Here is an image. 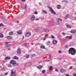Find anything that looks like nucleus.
<instances>
[{"mask_svg": "<svg viewBox=\"0 0 76 76\" xmlns=\"http://www.w3.org/2000/svg\"><path fill=\"white\" fill-rule=\"evenodd\" d=\"M69 53L72 55H75L76 53V50L73 48H71L69 50Z\"/></svg>", "mask_w": 76, "mask_h": 76, "instance_id": "obj_1", "label": "nucleus"}, {"mask_svg": "<svg viewBox=\"0 0 76 76\" xmlns=\"http://www.w3.org/2000/svg\"><path fill=\"white\" fill-rule=\"evenodd\" d=\"M48 7L49 9V10L50 12H52L53 14H54V15H56V12H55V11H54L53 9L52 8L50 7L49 6H48Z\"/></svg>", "mask_w": 76, "mask_h": 76, "instance_id": "obj_2", "label": "nucleus"}, {"mask_svg": "<svg viewBox=\"0 0 76 76\" xmlns=\"http://www.w3.org/2000/svg\"><path fill=\"white\" fill-rule=\"evenodd\" d=\"M31 35V34L30 32H27L25 33V35L26 37H29Z\"/></svg>", "mask_w": 76, "mask_h": 76, "instance_id": "obj_3", "label": "nucleus"}, {"mask_svg": "<svg viewBox=\"0 0 76 76\" xmlns=\"http://www.w3.org/2000/svg\"><path fill=\"white\" fill-rule=\"evenodd\" d=\"M16 72H14L13 70H12L11 71V75L10 76H16Z\"/></svg>", "mask_w": 76, "mask_h": 76, "instance_id": "obj_4", "label": "nucleus"}, {"mask_svg": "<svg viewBox=\"0 0 76 76\" xmlns=\"http://www.w3.org/2000/svg\"><path fill=\"white\" fill-rule=\"evenodd\" d=\"M10 63L12 64V65H15L16 64V61L14 60H12L11 61Z\"/></svg>", "mask_w": 76, "mask_h": 76, "instance_id": "obj_5", "label": "nucleus"}, {"mask_svg": "<svg viewBox=\"0 0 76 76\" xmlns=\"http://www.w3.org/2000/svg\"><path fill=\"white\" fill-rule=\"evenodd\" d=\"M17 32L18 35H21V34H22V31L21 30H18Z\"/></svg>", "mask_w": 76, "mask_h": 76, "instance_id": "obj_6", "label": "nucleus"}, {"mask_svg": "<svg viewBox=\"0 0 76 76\" xmlns=\"http://www.w3.org/2000/svg\"><path fill=\"white\" fill-rule=\"evenodd\" d=\"M57 42H57V41L56 40H55V39L53 40V44L55 45V44H56Z\"/></svg>", "mask_w": 76, "mask_h": 76, "instance_id": "obj_7", "label": "nucleus"}, {"mask_svg": "<svg viewBox=\"0 0 76 76\" xmlns=\"http://www.w3.org/2000/svg\"><path fill=\"white\" fill-rule=\"evenodd\" d=\"M35 19V17L34 16H32L30 18V20L31 21H34Z\"/></svg>", "mask_w": 76, "mask_h": 76, "instance_id": "obj_8", "label": "nucleus"}, {"mask_svg": "<svg viewBox=\"0 0 76 76\" xmlns=\"http://www.w3.org/2000/svg\"><path fill=\"white\" fill-rule=\"evenodd\" d=\"M9 42H4V44L6 45V47H9L10 46V45H9Z\"/></svg>", "mask_w": 76, "mask_h": 76, "instance_id": "obj_9", "label": "nucleus"}, {"mask_svg": "<svg viewBox=\"0 0 76 76\" xmlns=\"http://www.w3.org/2000/svg\"><path fill=\"white\" fill-rule=\"evenodd\" d=\"M17 52L18 54H20V49L18 48V49H17Z\"/></svg>", "mask_w": 76, "mask_h": 76, "instance_id": "obj_10", "label": "nucleus"}, {"mask_svg": "<svg viewBox=\"0 0 76 76\" xmlns=\"http://www.w3.org/2000/svg\"><path fill=\"white\" fill-rule=\"evenodd\" d=\"M71 16L69 15V14H67L66 16L64 18V19H67V18H70Z\"/></svg>", "mask_w": 76, "mask_h": 76, "instance_id": "obj_11", "label": "nucleus"}, {"mask_svg": "<svg viewBox=\"0 0 76 76\" xmlns=\"http://www.w3.org/2000/svg\"><path fill=\"white\" fill-rule=\"evenodd\" d=\"M57 22L56 21H54L53 22V23L54 24H55V25H60V23H59V22L58 21H57Z\"/></svg>", "mask_w": 76, "mask_h": 76, "instance_id": "obj_12", "label": "nucleus"}, {"mask_svg": "<svg viewBox=\"0 0 76 76\" xmlns=\"http://www.w3.org/2000/svg\"><path fill=\"white\" fill-rule=\"evenodd\" d=\"M12 37L10 36H8L6 37V38L7 39H12Z\"/></svg>", "mask_w": 76, "mask_h": 76, "instance_id": "obj_13", "label": "nucleus"}, {"mask_svg": "<svg viewBox=\"0 0 76 76\" xmlns=\"http://www.w3.org/2000/svg\"><path fill=\"white\" fill-rule=\"evenodd\" d=\"M60 72L61 73H63L65 72V71L64 69H63V68H61L60 69Z\"/></svg>", "mask_w": 76, "mask_h": 76, "instance_id": "obj_14", "label": "nucleus"}, {"mask_svg": "<svg viewBox=\"0 0 76 76\" xmlns=\"http://www.w3.org/2000/svg\"><path fill=\"white\" fill-rule=\"evenodd\" d=\"M43 31L45 32H50V30L48 29H44L43 30Z\"/></svg>", "mask_w": 76, "mask_h": 76, "instance_id": "obj_15", "label": "nucleus"}, {"mask_svg": "<svg viewBox=\"0 0 76 76\" xmlns=\"http://www.w3.org/2000/svg\"><path fill=\"white\" fill-rule=\"evenodd\" d=\"M34 29L35 31H39V27L36 28H35Z\"/></svg>", "mask_w": 76, "mask_h": 76, "instance_id": "obj_16", "label": "nucleus"}, {"mask_svg": "<svg viewBox=\"0 0 76 76\" xmlns=\"http://www.w3.org/2000/svg\"><path fill=\"white\" fill-rule=\"evenodd\" d=\"M42 12L43 13H44V14H47V12L45 10H42Z\"/></svg>", "mask_w": 76, "mask_h": 76, "instance_id": "obj_17", "label": "nucleus"}, {"mask_svg": "<svg viewBox=\"0 0 76 76\" xmlns=\"http://www.w3.org/2000/svg\"><path fill=\"white\" fill-rule=\"evenodd\" d=\"M66 38H67V39H71L72 38V36H66Z\"/></svg>", "mask_w": 76, "mask_h": 76, "instance_id": "obj_18", "label": "nucleus"}, {"mask_svg": "<svg viewBox=\"0 0 76 76\" xmlns=\"http://www.w3.org/2000/svg\"><path fill=\"white\" fill-rule=\"evenodd\" d=\"M53 68L52 66H51L49 68V71H52L53 70Z\"/></svg>", "mask_w": 76, "mask_h": 76, "instance_id": "obj_19", "label": "nucleus"}, {"mask_svg": "<svg viewBox=\"0 0 76 76\" xmlns=\"http://www.w3.org/2000/svg\"><path fill=\"white\" fill-rule=\"evenodd\" d=\"M62 2L63 3H69V2L66 0H64L63 1H62Z\"/></svg>", "mask_w": 76, "mask_h": 76, "instance_id": "obj_20", "label": "nucleus"}, {"mask_svg": "<svg viewBox=\"0 0 76 76\" xmlns=\"http://www.w3.org/2000/svg\"><path fill=\"white\" fill-rule=\"evenodd\" d=\"M76 32V30H72L70 31V32L72 33V34H74Z\"/></svg>", "mask_w": 76, "mask_h": 76, "instance_id": "obj_21", "label": "nucleus"}, {"mask_svg": "<svg viewBox=\"0 0 76 76\" xmlns=\"http://www.w3.org/2000/svg\"><path fill=\"white\" fill-rule=\"evenodd\" d=\"M13 59H15V60H17V59H18V57L16 56H15L13 57Z\"/></svg>", "mask_w": 76, "mask_h": 76, "instance_id": "obj_22", "label": "nucleus"}, {"mask_svg": "<svg viewBox=\"0 0 76 76\" xmlns=\"http://www.w3.org/2000/svg\"><path fill=\"white\" fill-rule=\"evenodd\" d=\"M57 8L58 9H61V6L60 5H58Z\"/></svg>", "mask_w": 76, "mask_h": 76, "instance_id": "obj_23", "label": "nucleus"}, {"mask_svg": "<svg viewBox=\"0 0 76 76\" xmlns=\"http://www.w3.org/2000/svg\"><path fill=\"white\" fill-rule=\"evenodd\" d=\"M40 47L41 48H42V49H45V48L44 45L40 46Z\"/></svg>", "mask_w": 76, "mask_h": 76, "instance_id": "obj_24", "label": "nucleus"}, {"mask_svg": "<svg viewBox=\"0 0 76 76\" xmlns=\"http://www.w3.org/2000/svg\"><path fill=\"white\" fill-rule=\"evenodd\" d=\"M51 58H49L48 59H46V60L45 61H50V60H51Z\"/></svg>", "mask_w": 76, "mask_h": 76, "instance_id": "obj_25", "label": "nucleus"}, {"mask_svg": "<svg viewBox=\"0 0 76 76\" xmlns=\"http://www.w3.org/2000/svg\"><path fill=\"white\" fill-rule=\"evenodd\" d=\"M62 20L61 18H57L56 19V20L57 21H58L59 22V21H61Z\"/></svg>", "mask_w": 76, "mask_h": 76, "instance_id": "obj_26", "label": "nucleus"}, {"mask_svg": "<svg viewBox=\"0 0 76 76\" xmlns=\"http://www.w3.org/2000/svg\"><path fill=\"white\" fill-rule=\"evenodd\" d=\"M13 32H11L9 33V35H13Z\"/></svg>", "mask_w": 76, "mask_h": 76, "instance_id": "obj_27", "label": "nucleus"}, {"mask_svg": "<svg viewBox=\"0 0 76 76\" xmlns=\"http://www.w3.org/2000/svg\"><path fill=\"white\" fill-rule=\"evenodd\" d=\"M3 35L2 33H0V38H3Z\"/></svg>", "mask_w": 76, "mask_h": 76, "instance_id": "obj_28", "label": "nucleus"}, {"mask_svg": "<svg viewBox=\"0 0 76 76\" xmlns=\"http://www.w3.org/2000/svg\"><path fill=\"white\" fill-rule=\"evenodd\" d=\"M48 37V34H45L44 36L45 38H47V37Z\"/></svg>", "mask_w": 76, "mask_h": 76, "instance_id": "obj_29", "label": "nucleus"}, {"mask_svg": "<svg viewBox=\"0 0 76 76\" xmlns=\"http://www.w3.org/2000/svg\"><path fill=\"white\" fill-rule=\"evenodd\" d=\"M8 59H10V57H7L5 58V60H7Z\"/></svg>", "mask_w": 76, "mask_h": 76, "instance_id": "obj_30", "label": "nucleus"}, {"mask_svg": "<svg viewBox=\"0 0 76 76\" xmlns=\"http://www.w3.org/2000/svg\"><path fill=\"white\" fill-rule=\"evenodd\" d=\"M66 26L67 28H72V26L69 25H67Z\"/></svg>", "mask_w": 76, "mask_h": 76, "instance_id": "obj_31", "label": "nucleus"}, {"mask_svg": "<svg viewBox=\"0 0 76 76\" xmlns=\"http://www.w3.org/2000/svg\"><path fill=\"white\" fill-rule=\"evenodd\" d=\"M42 67V66H39L37 67V68H38L39 69H41Z\"/></svg>", "mask_w": 76, "mask_h": 76, "instance_id": "obj_32", "label": "nucleus"}, {"mask_svg": "<svg viewBox=\"0 0 76 76\" xmlns=\"http://www.w3.org/2000/svg\"><path fill=\"white\" fill-rule=\"evenodd\" d=\"M65 48H69V45H66L65 46Z\"/></svg>", "mask_w": 76, "mask_h": 76, "instance_id": "obj_33", "label": "nucleus"}, {"mask_svg": "<svg viewBox=\"0 0 76 76\" xmlns=\"http://www.w3.org/2000/svg\"><path fill=\"white\" fill-rule=\"evenodd\" d=\"M26 57L27 58H28L29 57V55H26Z\"/></svg>", "mask_w": 76, "mask_h": 76, "instance_id": "obj_34", "label": "nucleus"}, {"mask_svg": "<svg viewBox=\"0 0 76 76\" xmlns=\"http://www.w3.org/2000/svg\"><path fill=\"white\" fill-rule=\"evenodd\" d=\"M24 45H25L26 46H28V45H29V44L27 43H24Z\"/></svg>", "mask_w": 76, "mask_h": 76, "instance_id": "obj_35", "label": "nucleus"}, {"mask_svg": "<svg viewBox=\"0 0 76 76\" xmlns=\"http://www.w3.org/2000/svg\"><path fill=\"white\" fill-rule=\"evenodd\" d=\"M51 38H53V39H55V37H54V36L52 35L51 36Z\"/></svg>", "mask_w": 76, "mask_h": 76, "instance_id": "obj_36", "label": "nucleus"}, {"mask_svg": "<svg viewBox=\"0 0 76 76\" xmlns=\"http://www.w3.org/2000/svg\"><path fill=\"white\" fill-rule=\"evenodd\" d=\"M8 67H12V65H11V64H8Z\"/></svg>", "mask_w": 76, "mask_h": 76, "instance_id": "obj_37", "label": "nucleus"}, {"mask_svg": "<svg viewBox=\"0 0 76 76\" xmlns=\"http://www.w3.org/2000/svg\"><path fill=\"white\" fill-rule=\"evenodd\" d=\"M1 71H4V68H2V69H1Z\"/></svg>", "mask_w": 76, "mask_h": 76, "instance_id": "obj_38", "label": "nucleus"}, {"mask_svg": "<svg viewBox=\"0 0 76 76\" xmlns=\"http://www.w3.org/2000/svg\"><path fill=\"white\" fill-rule=\"evenodd\" d=\"M45 70H43V71L42 72V73L43 74L44 73H45Z\"/></svg>", "mask_w": 76, "mask_h": 76, "instance_id": "obj_39", "label": "nucleus"}, {"mask_svg": "<svg viewBox=\"0 0 76 76\" xmlns=\"http://www.w3.org/2000/svg\"><path fill=\"white\" fill-rule=\"evenodd\" d=\"M27 8V5L25 4V9H26Z\"/></svg>", "mask_w": 76, "mask_h": 76, "instance_id": "obj_40", "label": "nucleus"}, {"mask_svg": "<svg viewBox=\"0 0 76 76\" xmlns=\"http://www.w3.org/2000/svg\"><path fill=\"white\" fill-rule=\"evenodd\" d=\"M31 57H35L36 56V55L34 54L31 56Z\"/></svg>", "mask_w": 76, "mask_h": 76, "instance_id": "obj_41", "label": "nucleus"}, {"mask_svg": "<svg viewBox=\"0 0 76 76\" xmlns=\"http://www.w3.org/2000/svg\"><path fill=\"white\" fill-rule=\"evenodd\" d=\"M34 14H35V15H37L38 14V12H37V11H35L34 12Z\"/></svg>", "mask_w": 76, "mask_h": 76, "instance_id": "obj_42", "label": "nucleus"}, {"mask_svg": "<svg viewBox=\"0 0 76 76\" xmlns=\"http://www.w3.org/2000/svg\"><path fill=\"white\" fill-rule=\"evenodd\" d=\"M62 34L63 35H64V36L66 35V34L65 33H62Z\"/></svg>", "mask_w": 76, "mask_h": 76, "instance_id": "obj_43", "label": "nucleus"}, {"mask_svg": "<svg viewBox=\"0 0 76 76\" xmlns=\"http://www.w3.org/2000/svg\"><path fill=\"white\" fill-rule=\"evenodd\" d=\"M72 68H73V67H72V66H70L69 68V69H72Z\"/></svg>", "mask_w": 76, "mask_h": 76, "instance_id": "obj_44", "label": "nucleus"}, {"mask_svg": "<svg viewBox=\"0 0 76 76\" xmlns=\"http://www.w3.org/2000/svg\"><path fill=\"white\" fill-rule=\"evenodd\" d=\"M55 70L56 72H57L58 71V70L56 68L55 69Z\"/></svg>", "mask_w": 76, "mask_h": 76, "instance_id": "obj_45", "label": "nucleus"}, {"mask_svg": "<svg viewBox=\"0 0 76 76\" xmlns=\"http://www.w3.org/2000/svg\"><path fill=\"white\" fill-rule=\"evenodd\" d=\"M15 64L16 66H18L19 65L18 64L16 63V64Z\"/></svg>", "mask_w": 76, "mask_h": 76, "instance_id": "obj_46", "label": "nucleus"}, {"mask_svg": "<svg viewBox=\"0 0 76 76\" xmlns=\"http://www.w3.org/2000/svg\"><path fill=\"white\" fill-rule=\"evenodd\" d=\"M1 26H3V24L2 23L0 24V28L1 27Z\"/></svg>", "mask_w": 76, "mask_h": 76, "instance_id": "obj_47", "label": "nucleus"}, {"mask_svg": "<svg viewBox=\"0 0 76 76\" xmlns=\"http://www.w3.org/2000/svg\"><path fill=\"white\" fill-rule=\"evenodd\" d=\"M46 39H47V38L45 37V38L43 39L44 40V41H45Z\"/></svg>", "mask_w": 76, "mask_h": 76, "instance_id": "obj_48", "label": "nucleus"}, {"mask_svg": "<svg viewBox=\"0 0 76 76\" xmlns=\"http://www.w3.org/2000/svg\"><path fill=\"white\" fill-rule=\"evenodd\" d=\"M40 19H41V20H43V19H44V18L41 17V18H40Z\"/></svg>", "mask_w": 76, "mask_h": 76, "instance_id": "obj_49", "label": "nucleus"}, {"mask_svg": "<svg viewBox=\"0 0 76 76\" xmlns=\"http://www.w3.org/2000/svg\"><path fill=\"white\" fill-rule=\"evenodd\" d=\"M58 53H61V50L59 51L58 52Z\"/></svg>", "mask_w": 76, "mask_h": 76, "instance_id": "obj_50", "label": "nucleus"}, {"mask_svg": "<svg viewBox=\"0 0 76 76\" xmlns=\"http://www.w3.org/2000/svg\"><path fill=\"white\" fill-rule=\"evenodd\" d=\"M39 20V18H37L36 19V21H37V20Z\"/></svg>", "mask_w": 76, "mask_h": 76, "instance_id": "obj_51", "label": "nucleus"}, {"mask_svg": "<svg viewBox=\"0 0 76 76\" xmlns=\"http://www.w3.org/2000/svg\"><path fill=\"white\" fill-rule=\"evenodd\" d=\"M27 64H24V66H27Z\"/></svg>", "mask_w": 76, "mask_h": 76, "instance_id": "obj_52", "label": "nucleus"}, {"mask_svg": "<svg viewBox=\"0 0 76 76\" xmlns=\"http://www.w3.org/2000/svg\"><path fill=\"white\" fill-rule=\"evenodd\" d=\"M73 76H76V73L74 74L73 75Z\"/></svg>", "mask_w": 76, "mask_h": 76, "instance_id": "obj_53", "label": "nucleus"}, {"mask_svg": "<svg viewBox=\"0 0 76 76\" xmlns=\"http://www.w3.org/2000/svg\"><path fill=\"white\" fill-rule=\"evenodd\" d=\"M21 1H23V2H25V0H21Z\"/></svg>", "mask_w": 76, "mask_h": 76, "instance_id": "obj_54", "label": "nucleus"}, {"mask_svg": "<svg viewBox=\"0 0 76 76\" xmlns=\"http://www.w3.org/2000/svg\"><path fill=\"white\" fill-rule=\"evenodd\" d=\"M8 74V73H5V75H7Z\"/></svg>", "mask_w": 76, "mask_h": 76, "instance_id": "obj_55", "label": "nucleus"}, {"mask_svg": "<svg viewBox=\"0 0 76 76\" xmlns=\"http://www.w3.org/2000/svg\"><path fill=\"white\" fill-rule=\"evenodd\" d=\"M66 76H69V75H67V74H66Z\"/></svg>", "mask_w": 76, "mask_h": 76, "instance_id": "obj_56", "label": "nucleus"}, {"mask_svg": "<svg viewBox=\"0 0 76 76\" xmlns=\"http://www.w3.org/2000/svg\"><path fill=\"white\" fill-rule=\"evenodd\" d=\"M17 23H19V21H17Z\"/></svg>", "mask_w": 76, "mask_h": 76, "instance_id": "obj_57", "label": "nucleus"}, {"mask_svg": "<svg viewBox=\"0 0 76 76\" xmlns=\"http://www.w3.org/2000/svg\"><path fill=\"white\" fill-rule=\"evenodd\" d=\"M73 60H74V61H75L76 60V59H73Z\"/></svg>", "mask_w": 76, "mask_h": 76, "instance_id": "obj_58", "label": "nucleus"}, {"mask_svg": "<svg viewBox=\"0 0 76 76\" xmlns=\"http://www.w3.org/2000/svg\"><path fill=\"white\" fill-rule=\"evenodd\" d=\"M23 72H22L21 73V74H23Z\"/></svg>", "mask_w": 76, "mask_h": 76, "instance_id": "obj_59", "label": "nucleus"}, {"mask_svg": "<svg viewBox=\"0 0 76 76\" xmlns=\"http://www.w3.org/2000/svg\"><path fill=\"white\" fill-rule=\"evenodd\" d=\"M31 45H34V44H33V43H32Z\"/></svg>", "mask_w": 76, "mask_h": 76, "instance_id": "obj_60", "label": "nucleus"}, {"mask_svg": "<svg viewBox=\"0 0 76 76\" xmlns=\"http://www.w3.org/2000/svg\"><path fill=\"white\" fill-rule=\"evenodd\" d=\"M39 4H41V3H39Z\"/></svg>", "mask_w": 76, "mask_h": 76, "instance_id": "obj_61", "label": "nucleus"}, {"mask_svg": "<svg viewBox=\"0 0 76 76\" xmlns=\"http://www.w3.org/2000/svg\"><path fill=\"white\" fill-rule=\"evenodd\" d=\"M24 38V37H23V39Z\"/></svg>", "mask_w": 76, "mask_h": 76, "instance_id": "obj_62", "label": "nucleus"}, {"mask_svg": "<svg viewBox=\"0 0 76 76\" xmlns=\"http://www.w3.org/2000/svg\"><path fill=\"white\" fill-rule=\"evenodd\" d=\"M75 15H76V12L75 13Z\"/></svg>", "mask_w": 76, "mask_h": 76, "instance_id": "obj_63", "label": "nucleus"}, {"mask_svg": "<svg viewBox=\"0 0 76 76\" xmlns=\"http://www.w3.org/2000/svg\"><path fill=\"white\" fill-rule=\"evenodd\" d=\"M75 18L76 19V17H75Z\"/></svg>", "mask_w": 76, "mask_h": 76, "instance_id": "obj_64", "label": "nucleus"}]
</instances>
